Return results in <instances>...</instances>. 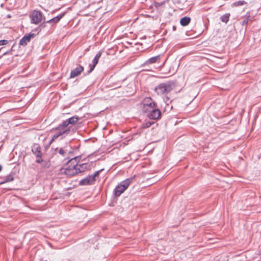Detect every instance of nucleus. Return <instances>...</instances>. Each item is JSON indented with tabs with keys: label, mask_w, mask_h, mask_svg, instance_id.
<instances>
[{
	"label": "nucleus",
	"mask_w": 261,
	"mask_h": 261,
	"mask_svg": "<svg viewBox=\"0 0 261 261\" xmlns=\"http://www.w3.org/2000/svg\"><path fill=\"white\" fill-rule=\"evenodd\" d=\"M7 54H8V52H5V53L3 54V55L4 56V55H6Z\"/></svg>",
	"instance_id": "obj_28"
},
{
	"label": "nucleus",
	"mask_w": 261,
	"mask_h": 261,
	"mask_svg": "<svg viewBox=\"0 0 261 261\" xmlns=\"http://www.w3.org/2000/svg\"><path fill=\"white\" fill-rule=\"evenodd\" d=\"M134 178L135 177H132L121 182L115 189V196L118 197L123 193L127 189Z\"/></svg>",
	"instance_id": "obj_3"
},
{
	"label": "nucleus",
	"mask_w": 261,
	"mask_h": 261,
	"mask_svg": "<svg viewBox=\"0 0 261 261\" xmlns=\"http://www.w3.org/2000/svg\"><path fill=\"white\" fill-rule=\"evenodd\" d=\"M42 161L43 160H42V159H41V158H39V159H37L36 162L37 163H41L42 162Z\"/></svg>",
	"instance_id": "obj_25"
},
{
	"label": "nucleus",
	"mask_w": 261,
	"mask_h": 261,
	"mask_svg": "<svg viewBox=\"0 0 261 261\" xmlns=\"http://www.w3.org/2000/svg\"><path fill=\"white\" fill-rule=\"evenodd\" d=\"M250 17V12H248L245 16L242 17L241 18L243 19L241 24L242 25H246L249 21V17Z\"/></svg>",
	"instance_id": "obj_18"
},
{
	"label": "nucleus",
	"mask_w": 261,
	"mask_h": 261,
	"mask_svg": "<svg viewBox=\"0 0 261 261\" xmlns=\"http://www.w3.org/2000/svg\"><path fill=\"white\" fill-rule=\"evenodd\" d=\"M76 166L77 173L79 174L80 173H83L86 171L90 170L92 167V163H84L78 164L76 163Z\"/></svg>",
	"instance_id": "obj_9"
},
{
	"label": "nucleus",
	"mask_w": 261,
	"mask_h": 261,
	"mask_svg": "<svg viewBox=\"0 0 261 261\" xmlns=\"http://www.w3.org/2000/svg\"><path fill=\"white\" fill-rule=\"evenodd\" d=\"M229 16H230V14L229 13H226V14H225L224 15H223V16H222L221 17V18H220L222 22L227 23L228 21V20H229Z\"/></svg>",
	"instance_id": "obj_20"
},
{
	"label": "nucleus",
	"mask_w": 261,
	"mask_h": 261,
	"mask_svg": "<svg viewBox=\"0 0 261 261\" xmlns=\"http://www.w3.org/2000/svg\"><path fill=\"white\" fill-rule=\"evenodd\" d=\"M55 133L53 135V139H56L64 134L67 135L70 132V128L69 127H65L61 123L55 128Z\"/></svg>",
	"instance_id": "obj_5"
},
{
	"label": "nucleus",
	"mask_w": 261,
	"mask_h": 261,
	"mask_svg": "<svg viewBox=\"0 0 261 261\" xmlns=\"http://www.w3.org/2000/svg\"><path fill=\"white\" fill-rule=\"evenodd\" d=\"M43 14L41 12L34 10L30 15L32 23L38 24L42 20Z\"/></svg>",
	"instance_id": "obj_7"
},
{
	"label": "nucleus",
	"mask_w": 261,
	"mask_h": 261,
	"mask_svg": "<svg viewBox=\"0 0 261 261\" xmlns=\"http://www.w3.org/2000/svg\"><path fill=\"white\" fill-rule=\"evenodd\" d=\"M64 173L68 176H73L78 174L76 166V158L71 159L64 169Z\"/></svg>",
	"instance_id": "obj_2"
},
{
	"label": "nucleus",
	"mask_w": 261,
	"mask_h": 261,
	"mask_svg": "<svg viewBox=\"0 0 261 261\" xmlns=\"http://www.w3.org/2000/svg\"><path fill=\"white\" fill-rule=\"evenodd\" d=\"M145 113H147V116L150 119L154 120L159 118L161 116L160 111L156 107L150 110L145 109Z\"/></svg>",
	"instance_id": "obj_6"
},
{
	"label": "nucleus",
	"mask_w": 261,
	"mask_h": 261,
	"mask_svg": "<svg viewBox=\"0 0 261 261\" xmlns=\"http://www.w3.org/2000/svg\"><path fill=\"white\" fill-rule=\"evenodd\" d=\"M175 87L174 82L169 81L160 84L155 88V91L159 95L168 94Z\"/></svg>",
	"instance_id": "obj_1"
},
{
	"label": "nucleus",
	"mask_w": 261,
	"mask_h": 261,
	"mask_svg": "<svg viewBox=\"0 0 261 261\" xmlns=\"http://www.w3.org/2000/svg\"><path fill=\"white\" fill-rule=\"evenodd\" d=\"M64 16V13H62L59 15H58L57 16L49 20H47L46 21L47 23H52V22H54V23H57L58 22H59L60 19Z\"/></svg>",
	"instance_id": "obj_16"
},
{
	"label": "nucleus",
	"mask_w": 261,
	"mask_h": 261,
	"mask_svg": "<svg viewBox=\"0 0 261 261\" xmlns=\"http://www.w3.org/2000/svg\"><path fill=\"white\" fill-rule=\"evenodd\" d=\"M153 123H154V122H153V121L146 122L142 124V127L144 128H148V127H150Z\"/></svg>",
	"instance_id": "obj_22"
},
{
	"label": "nucleus",
	"mask_w": 261,
	"mask_h": 261,
	"mask_svg": "<svg viewBox=\"0 0 261 261\" xmlns=\"http://www.w3.org/2000/svg\"><path fill=\"white\" fill-rule=\"evenodd\" d=\"M102 53L101 51H99L95 56V58L93 59L92 61V64H90V70L88 71L86 74H90L94 69L95 67L97 65L99 59L101 56Z\"/></svg>",
	"instance_id": "obj_10"
},
{
	"label": "nucleus",
	"mask_w": 261,
	"mask_h": 261,
	"mask_svg": "<svg viewBox=\"0 0 261 261\" xmlns=\"http://www.w3.org/2000/svg\"><path fill=\"white\" fill-rule=\"evenodd\" d=\"M58 152L61 155H65L67 153V150L61 148L59 150Z\"/></svg>",
	"instance_id": "obj_23"
},
{
	"label": "nucleus",
	"mask_w": 261,
	"mask_h": 261,
	"mask_svg": "<svg viewBox=\"0 0 261 261\" xmlns=\"http://www.w3.org/2000/svg\"><path fill=\"white\" fill-rule=\"evenodd\" d=\"M14 180V177L12 175H9L5 177V179L3 181L0 182V185L5 184L6 182H10Z\"/></svg>",
	"instance_id": "obj_19"
},
{
	"label": "nucleus",
	"mask_w": 261,
	"mask_h": 261,
	"mask_svg": "<svg viewBox=\"0 0 261 261\" xmlns=\"http://www.w3.org/2000/svg\"><path fill=\"white\" fill-rule=\"evenodd\" d=\"M191 21V18L189 17H182L180 21V24L182 26H187L189 24Z\"/></svg>",
	"instance_id": "obj_17"
},
{
	"label": "nucleus",
	"mask_w": 261,
	"mask_h": 261,
	"mask_svg": "<svg viewBox=\"0 0 261 261\" xmlns=\"http://www.w3.org/2000/svg\"><path fill=\"white\" fill-rule=\"evenodd\" d=\"M84 68L81 65H79L77 67L73 69L71 71L70 77L74 78L80 74L84 71Z\"/></svg>",
	"instance_id": "obj_11"
},
{
	"label": "nucleus",
	"mask_w": 261,
	"mask_h": 261,
	"mask_svg": "<svg viewBox=\"0 0 261 261\" xmlns=\"http://www.w3.org/2000/svg\"><path fill=\"white\" fill-rule=\"evenodd\" d=\"M34 34L30 33L23 36L19 41V44L22 46H25L31 40V38H34Z\"/></svg>",
	"instance_id": "obj_12"
},
{
	"label": "nucleus",
	"mask_w": 261,
	"mask_h": 261,
	"mask_svg": "<svg viewBox=\"0 0 261 261\" xmlns=\"http://www.w3.org/2000/svg\"><path fill=\"white\" fill-rule=\"evenodd\" d=\"M79 120V118L77 116H73L64 121L62 123L65 127H68V126L69 125V124H73L75 123H76Z\"/></svg>",
	"instance_id": "obj_13"
},
{
	"label": "nucleus",
	"mask_w": 261,
	"mask_h": 261,
	"mask_svg": "<svg viewBox=\"0 0 261 261\" xmlns=\"http://www.w3.org/2000/svg\"><path fill=\"white\" fill-rule=\"evenodd\" d=\"M32 152L37 158H41L42 153L40 151V147L38 145H35L32 148Z\"/></svg>",
	"instance_id": "obj_14"
},
{
	"label": "nucleus",
	"mask_w": 261,
	"mask_h": 261,
	"mask_svg": "<svg viewBox=\"0 0 261 261\" xmlns=\"http://www.w3.org/2000/svg\"><path fill=\"white\" fill-rule=\"evenodd\" d=\"M8 43V41L6 40H0V45H4Z\"/></svg>",
	"instance_id": "obj_24"
},
{
	"label": "nucleus",
	"mask_w": 261,
	"mask_h": 261,
	"mask_svg": "<svg viewBox=\"0 0 261 261\" xmlns=\"http://www.w3.org/2000/svg\"><path fill=\"white\" fill-rule=\"evenodd\" d=\"M161 60V55H158L149 59L146 61V64H153L156 62H159Z\"/></svg>",
	"instance_id": "obj_15"
},
{
	"label": "nucleus",
	"mask_w": 261,
	"mask_h": 261,
	"mask_svg": "<svg viewBox=\"0 0 261 261\" xmlns=\"http://www.w3.org/2000/svg\"><path fill=\"white\" fill-rule=\"evenodd\" d=\"M2 166L1 165H0V172L2 171Z\"/></svg>",
	"instance_id": "obj_27"
},
{
	"label": "nucleus",
	"mask_w": 261,
	"mask_h": 261,
	"mask_svg": "<svg viewBox=\"0 0 261 261\" xmlns=\"http://www.w3.org/2000/svg\"><path fill=\"white\" fill-rule=\"evenodd\" d=\"M103 169H101L95 172L93 174L89 175L85 178L82 179L80 181V184L82 186H87L94 184L96 180V177L99 176L100 172Z\"/></svg>",
	"instance_id": "obj_4"
},
{
	"label": "nucleus",
	"mask_w": 261,
	"mask_h": 261,
	"mask_svg": "<svg viewBox=\"0 0 261 261\" xmlns=\"http://www.w3.org/2000/svg\"><path fill=\"white\" fill-rule=\"evenodd\" d=\"M143 105V111L145 112V109L150 110L156 107V104L150 97H146L143 99L142 102Z\"/></svg>",
	"instance_id": "obj_8"
},
{
	"label": "nucleus",
	"mask_w": 261,
	"mask_h": 261,
	"mask_svg": "<svg viewBox=\"0 0 261 261\" xmlns=\"http://www.w3.org/2000/svg\"><path fill=\"white\" fill-rule=\"evenodd\" d=\"M246 4V2L244 1H239L234 2L233 5L234 6H242Z\"/></svg>",
	"instance_id": "obj_21"
},
{
	"label": "nucleus",
	"mask_w": 261,
	"mask_h": 261,
	"mask_svg": "<svg viewBox=\"0 0 261 261\" xmlns=\"http://www.w3.org/2000/svg\"><path fill=\"white\" fill-rule=\"evenodd\" d=\"M56 139H53V137H52L51 140H50V143H51V142H53L54 141H55Z\"/></svg>",
	"instance_id": "obj_26"
}]
</instances>
